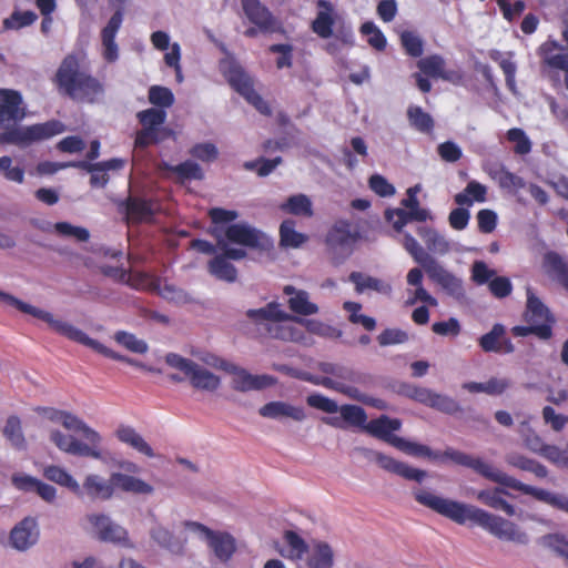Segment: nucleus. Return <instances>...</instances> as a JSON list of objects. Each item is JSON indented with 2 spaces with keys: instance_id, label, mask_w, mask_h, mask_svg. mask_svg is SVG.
<instances>
[{
  "instance_id": "30",
  "label": "nucleus",
  "mask_w": 568,
  "mask_h": 568,
  "mask_svg": "<svg viewBox=\"0 0 568 568\" xmlns=\"http://www.w3.org/2000/svg\"><path fill=\"white\" fill-rule=\"evenodd\" d=\"M488 174L498 183L500 189L508 192H517L526 186L521 176L508 171L504 165L490 169Z\"/></svg>"
},
{
  "instance_id": "26",
  "label": "nucleus",
  "mask_w": 568,
  "mask_h": 568,
  "mask_svg": "<svg viewBox=\"0 0 568 568\" xmlns=\"http://www.w3.org/2000/svg\"><path fill=\"white\" fill-rule=\"evenodd\" d=\"M283 293L288 295V308L297 315L310 316L318 313V306L310 301V295L304 290H297L293 285H286Z\"/></svg>"
},
{
  "instance_id": "51",
  "label": "nucleus",
  "mask_w": 568,
  "mask_h": 568,
  "mask_svg": "<svg viewBox=\"0 0 568 568\" xmlns=\"http://www.w3.org/2000/svg\"><path fill=\"white\" fill-rule=\"evenodd\" d=\"M53 229L61 237H72L78 242H87L90 239V233L85 227L75 226L69 222H57Z\"/></svg>"
},
{
  "instance_id": "33",
  "label": "nucleus",
  "mask_w": 568,
  "mask_h": 568,
  "mask_svg": "<svg viewBox=\"0 0 568 568\" xmlns=\"http://www.w3.org/2000/svg\"><path fill=\"white\" fill-rule=\"evenodd\" d=\"M115 435L120 442L131 446L139 453L148 457L154 456L151 446L142 438L140 434L135 432L134 428L130 426H121L116 429Z\"/></svg>"
},
{
  "instance_id": "48",
  "label": "nucleus",
  "mask_w": 568,
  "mask_h": 568,
  "mask_svg": "<svg viewBox=\"0 0 568 568\" xmlns=\"http://www.w3.org/2000/svg\"><path fill=\"white\" fill-rule=\"evenodd\" d=\"M339 409L341 416L345 423L351 426L359 427L364 429L367 422V415L363 407L357 405H343Z\"/></svg>"
},
{
  "instance_id": "28",
  "label": "nucleus",
  "mask_w": 568,
  "mask_h": 568,
  "mask_svg": "<svg viewBox=\"0 0 568 568\" xmlns=\"http://www.w3.org/2000/svg\"><path fill=\"white\" fill-rule=\"evenodd\" d=\"M306 565L308 568H333L334 550L331 545L326 541L313 542Z\"/></svg>"
},
{
  "instance_id": "12",
  "label": "nucleus",
  "mask_w": 568,
  "mask_h": 568,
  "mask_svg": "<svg viewBox=\"0 0 568 568\" xmlns=\"http://www.w3.org/2000/svg\"><path fill=\"white\" fill-rule=\"evenodd\" d=\"M222 239L231 244L258 251H270L273 247L271 237L246 223H233L225 226Z\"/></svg>"
},
{
  "instance_id": "16",
  "label": "nucleus",
  "mask_w": 568,
  "mask_h": 568,
  "mask_svg": "<svg viewBox=\"0 0 568 568\" xmlns=\"http://www.w3.org/2000/svg\"><path fill=\"white\" fill-rule=\"evenodd\" d=\"M109 277H119L121 281H126L128 284L135 290L159 292V294L164 297H168L169 293L174 292V288L169 285H164V287L161 288L160 278L146 273L119 272V270L109 266Z\"/></svg>"
},
{
  "instance_id": "50",
  "label": "nucleus",
  "mask_w": 568,
  "mask_h": 568,
  "mask_svg": "<svg viewBox=\"0 0 568 568\" xmlns=\"http://www.w3.org/2000/svg\"><path fill=\"white\" fill-rule=\"evenodd\" d=\"M282 158L276 156L274 159L258 158L253 161H247L243 164L247 171H255L258 176H267L271 174L277 165L282 163Z\"/></svg>"
},
{
  "instance_id": "44",
  "label": "nucleus",
  "mask_w": 568,
  "mask_h": 568,
  "mask_svg": "<svg viewBox=\"0 0 568 568\" xmlns=\"http://www.w3.org/2000/svg\"><path fill=\"white\" fill-rule=\"evenodd\" d=\"M410 125L422 133H430L434 129V120L429 113L420 106L412 105L407 110Z\"/></svg>"
},
{
  "instance_id": "52",
  "label": "nucleus",
  "mask_w": 568,
  "mask_h": 568,
  "mask_svg": "<svg viewBox=\"0 0 568 568\" xmlns=\"http://www.w3.org/2000/svg\"><path fill=\"white\" fill-rule=\"evenodd\" d=\"M359 31L362 34L368 37L367 42L372 48L378 51H383L386 48V38L373 21L364 22Z\"/></svg>"
},
{
  "instance_id": "39",
  "label": "nucleus",
  "mask_w": 568,
  "mask_h": 568,
  "mask_svg": "<svg viewBox=\"0 0 568 568\" xmlns=\"http://www.w3.org/2000/svg\"><path fill=\"white\" fill-rule=\"evenodd\" d=\"M152 539L172 554H182L184 542L178 539L169 529L158 526L151 530Z\"/></svg>"
},
{
  "instance_id": "20",
  "label": "nucleus",
  "mask_w": 568,
  "mask_h": 568,
  "mask_svg": "<svg viewBox=\"0 0 568 568\" xmlns=\"http://www.w3.org/2000/svg\"><path fill=\"white\" fill-rule=\"evenodd\" d=\"M385 220L392 224L397 233H402L403 229L413 221L425 222L432 219L428 210L420 207V205L405 210V209H387L384 213Z\"/></svg>"
},
{
  "instance_id": "61",
  "label": "nucleus",
  "mask_w": 568,
  "mask_h": 568,
  "mask_svg": "<svg viewBox=\"0 0 568 568\" xmlns=\"http://www.w3.org/2000/svg\"><path fill=\"white\" fill-rule=\"evenodd\" d=\"M162 129L161 128H146L142 126L140 131L136 132L135 136V148H146L152 144H156L163 140Z\"/></svg>"
},
{
  "instance_id": "41",
  "label": "nucleus",
  "mask_w": 568,
  "mask_h": 568,
  "mask_svg": "<svg viewBox=\"0 0 568 568\" xmlns=\"http://www.w3.org/2000/svg\"><path fill=\"white\" fill-rule=\"evenodd\" d=\"M348 278L355 284V290L359 294L365 290H373L378 293H387L390 291V286L388 284H385L376 277L364 275L361 272H352Z\"/></svg>"
},
{
  "instance_id": "19",
  "label": "nucleus",
  "mask_w": 568,
  "mask_h": 568,
  "mask_svg": "<svg viewBox=\"0 0 568 568\" xmlns=\"http://www.w3.org/2000/svg\"><path fill=\"white\" fill-rule=\"evenodd\" d=\"M243 11L251 23L256 26L263 33L275 30V18L267 7L260 0H241Z\"/></svg>"
},
{
  "instance_id": "17",
  "label": "nucleus",
  "mask_w": 568,
  "mask_h": 568,
  "mask_svg": "<svg viewBox=\"0 0 568 568\" xmlns=\"http://www.w3.org/2000/svg\"><path fill=\"white\" fill-rule=\"evenodd\" d=\"M478 345L485 353L511 354L515 352V345L507 336L506 327L500 323L494 324L488 333L481 335Z\"/></svg>"
},
{
  "instance_id": "18",
  "label": "nucleus",
  "mask_w": 568,
  "mask_h": 568,
  "mask_svg": "<svg viewBox=\"0 0 568 568\" xmlns=\"http://www.w3.org/2000/svg\"><path fill=\"white\" fill-rule=\"evenodd\" d=\"M428 277L435 283L439 284L449 293H459L463 290V284L459 278L445 270L434 257L429 254L419 263Z\"/></svg>"
},
{
  "instance_id": "13",
  "label": "nucleus",
  "mask_w": 568,
  "mask_h": 568,
  "mask_svg": "<svg viewBox=\"0 0 568 568\" xmlns=\"http://www.w3.org/2000/svg\"><path fill=\"white\" fill-rule=\"evenodd\" d=\"M359 239L361 234L352 222L338 220L327 232L325 243L333 254L346 257Z\"/></svg>"
},
{
  "instance_id": "49",
  "label": "nucleus",
  "mask_w": 568,
  "mask_h": 568,
  "mask_svg": "<svg viewBox=\"0 0 568 568\" xmlns=\"http://www.w3.org/2000/svg\"><path fill=\"white\" fill-rule=\"evenodd\" d=\"M3 435L17 448L26 446V439L22 434L21 420L18 416H10L3 428Z\"/></svg>"
},
{
  "instance_id": "32",
  "label": "nucleus",
  "mask_w": 568,
  "mask_h": 568,
  "mask_svg": "<svg viewBox=\"0 0 568 568\" xmlns=\"http://www.w3.org/2000/svg\"><path fill=\"white\" fill-rule=\"evenodd\" d=\"M224 75L229 84L242 97H245L254 88L250 75L237 64H230Z\"/></svg>"
},
{
  "instance_id": "63",
  "label": "nucleus",
  "mask_w": 568,
  "mask_h": 568,
  "mask_svg": "<svg viewBox=\"0 0 568 568\" xmlns=\"http://www.w3.org/2000/svg\"><path fill=\"white\" fill-rule=\"evenodd\" d=\"M149 101L160 108H170L174 103V95L165 87L153 85L149 90Z\"/></svg>"
},
{
  "instance_id": "53",
  "label": "nucleus",
  "mask_w": 568,
  "mask_h": 568,
  "mask_svg": "<svg viewBox=\"0 0 568 568\" xmlns=\"http://www.w3.org/2000/svg\"><path fill=\"white\" fill-rule=\"evenodd\" d=\"M428 406L448 415H454L462 409L454 398L435 392L432 394Z\"/></svg>"
},
{
  "instance_id": "6",
  "label": "nucleus",
  "mask_w": 568,
  "mask_h": 568,
  "mask_svg": "<svg viewBox=\"0 0 568 568\" xmlns=\"http://www.w3.org/2000/svg\"><path fill=\"white\" fill-rule=\"evenodd\" d=\"M402 422L397 418H389L387 415H381L377 418L371 419L364 430L375 438H378L398 450L403 452L408 456L425 457L434 460L450 459L457 464L449 455V452H456L455 449H447L443 454L433 452L428 446L418 444L415 442L407 440L403 437L396 436L393 433L399 430Z\"/></svg>"
},
{
  "instance_id": "3",
  "label": "nucleus",
  "mask_w": 568,
  "mask_h": 568,
  "mask_svg": "<svg viewBox=\"0 0 568 568\" xmlns=\"http://www.w3.org/2000/svg\"><path fill=\"white\" fill-rule=\"evenodd\" d=\"M44 410L48 413L49 419L61 423L67 429L74 433V435H65L60 430L51 432L50 439L60 450L80 457L101 458V437L95 430L68 412L52 408Z\"/></svg>"
},
{
  "instance_id": "10",
  "label": "nucleus",
  "mask_w": 568,
  "mask_h": 568,
  "mask_svg": "<svg viewBox=\"0 0 568 568\" xmlns=\"http://www.w3.org/2000/svg\"><path fill=\"white\" fill-rule=\"evenodd\" d=\"M165 363L170 367L182 372L186 377H189L194 388L213 392L220 386L219 376L179 354H166Z\"/></svg>"
},
{
  "instance_id": "64",
  "label": "nucleus",
  "mask_w": 568,
  "mask_h": 568,
  "mask_svg": "<svg viewBox=\"0 0 568 568\" xmlns=\"http://www.w3.org/2000/svg\"><path fill=\"white\" fill-rule=\"evenodd\" d=\"M400 43L408 55L419 58L423 54V41L414 32L404 31L400 34Z\"/></svg>"
},
{
  "instance_id": "56",
  "label": "nucleus",
  "mask_w": 568,
  "mask_h": 568,
  "mask_svg": "<svg viewBox=\"0 0 568 568\" xmlns=\"http://www.w3.org/2000/svg\"><path fill=\"white\" fill-rule=\"evenodd\" d=\"M284 539L291 548L290 558L300 560L308 551L306 541L295 531L286 530Z\"/></svg>"
},
{
  "instance_id": "38",
  "label": "nucleus",
  "mask_w": 568,
  "mask_h": 568,
  "mask_svg": "<svg viewBox=\"0 0 568 568\" xmlns=\"http://www.w3.org/2000/svg\"><path fill=\"white\" fill-rule=\"evenodd\" d=\"M506 462L515 468L532 473L538 478H545L548 475L546 466L520 454L507 455Z\"/></svg>"
},
{
  "instance_id": "7",
  "label": "nucleus",
  "mask_w": 568,
  "mask_h": 568,
  "mask_svg": "<svg viewBox=\"0 0 568 568\" xmlns=\"http://www.w3.org/2000/svg\"><path fill=\"white\" fill-rule=\"evenodd\" d=\"M562 24L561 39L566 45L548 37L537 48L536 53L540 70L552 88H565L568 91V17L562 19Z\"/></svg>"
},
{
  "instance_id": "25",
  "label": "nucleus",
  "mask_w": 568,
  "mask_h": 568,
  "mask_svg": "<svg viewBox=\"0 0 568 568\" xmlns=\"http://www.w3.org/2000/svg\"><path fill=\"white\" fill-rule=\"evenodd\" d=\"M258 414L262 417L272 419H281L287 417L296 422H302L305 418V412L303 407L293 406L281 400L266 403L258 409Z\"/></svg>"
},
{
  "instance_id": "21",
  "label": "nucleus",
  "mask_w": 568,
  "mask_h": 568,
  "mask_svg": "<svg viewBox=\"0 0 568 568\" xmlns=\"http://www.w3.org/2000/svg\"><path fill=\"white\" fill-rule=\"evenodd\" d=\"M39 538L38 524L34 518L26 517L17 524L10 532V542L18 550H26L33 546Z\"/></svg>"
},
{
  "instance_id": "62",
  "label": "nucleus",
  "mask_w": 568,
  "mask_h": 568,
  "mask_svg": "<svg viewBox=\"0 0 568 568\" xmlns=\"http://www.w3.org/2000/svg\"><path fill=\"white\" fill-rule=\"evenodd\" d=\"M506 136L509 142L516 143L514 148L516 154L525 155L531 151V142L524 130L519 128L509 129Z\"/></svg>"
},
{
  "instance_id": "14",
  "label": "nucleus",
  "mask_w": 568,
  "mask_h": 568,
  "mask_svg": "<svg viewBox=\"0 0 568 568\" xmlns=\"http://www.w3.org/2000/svg\"><path fill=\"white\" fill-rule=\"evenodd\" d=\"M78 168L85 170L91 173L90 183L92 186H104L106 183V161L98 163H89L88 161H77L68 163H58L51 161H43L38 163L37 172L40 175H51L57 173L59 170L65 168Z\"/></svg>"
},
{
  "instance_id": "47",
  "label": "nucleus",
  "mask_w": 568,
  "mask_h": 568,
  "mask_svg": "<svg viewBox=\"0 0 568 568\" xmlns=\"http://www.w3.org/2000/svg\"><path fill=\"white\" fill-rule=\"evenodd\" d=\"M511 334L516 337L535 335L539 339L547 341L552 336V328L549 324H529L527 326L517 325L511 328Z\"/></svg>"
},
{
  "instance_id": "36",
  "label": "nucleus",
  "mask_w": 568,
  "mask_h": 568,
  "mask_svg": "<svg viewBox=\"0 0 568 568\" xmlns=\"http://www.w3.org/2000/svg\"><path fill=\"white\" fill-rule=\"evenodd\" d=\"M207 270L209 273L217 280L229 283L235 282L237 277L236 267L221 254L209 262Z\"/></svg>"
},
{
  "instance_id": "23",
  "label": "nucleus",
  "mask_w": 568,
  "mask_h": 568,
  "mask_svg": "<svg viewBox=\"0 0 568 568\" xmlns=\"http://www.w3.org/2000/svg\"><path fill=\"white\" fill-rule=\"evenodd\" d=\"M376 463L381 468L388 473L396 474L405 479L415 480L417 483H422L427 475L425 470L410 467L407 464L382 453L376 454Z\"/></svg>"
},
{
  "instance_id": "4",
  "label": "nucleus",
  "mask_w": 568,
  "mask_h": 568,
  "mask_svg": "<svg viewBox=\"0 0 568 568\" xmlns=\"http://www.w3.org/2000/svg\"><path fill=\"white\" fill-rule=\"evenodd\" d=\"M448 455L457 463V465L471 468L486 479L520 491L524 495L531 496L539 501L552 506L554 508L568 513V498L564 495L552 494L548 490L524 484L506 473L494 468L479 457H473L471 455L463 452H449Z\"/></svg>"
},
{
  "instance_id": "29",
  "label": "nucleus",
  "mask_w": 568,
  "mask_h": 568,
  "mask_svg": "<svg viewBox=\"0 0 568 568\" xmlns=\"http://www.w3.org/2000/svg\"><path fill=\"white\" fill-rule=\"evenodd\" d=\"M209 546L215 556L222 561L227 562L235 552V539L227 532H213L207 539Z\"/></svg>"
},
{
  "instance_id": "1",
  "label": "nucleus",
  "mask_w": 568,
  "mask_h": 568,
  "mask_svg": "<svg viewBox=\"0 0 568 568\" xmlns=\"http://www.w3.org/2000/svg\"><path fill=\"white\" fill-rule=\"evenodd\" d=\"M413 495L419 505L458 525L471 523L500 540L519 545H526L529 540L527 534L521 531L515 523L476 506L444 498L426 489H416Z\"/></svg>"
},
{
  "instance_id": "57",
  "label": "nucleus",
  "mask_w": 568,
  "mask_h": 568,
  "mask_svg": "<svg viewBox=\"0 0 568 568\" xmlns=\"http://www.w3.org/2000/svg\"><path fill=\"white\" fill-rule=\"evenodd\" d=\"M541 544L562 557L568 566V540L558 534H549L541 538Z\"/></svg>"
},
{
  "instance_id": "8",
  "label": "nucleus",
  "mask_w": 568,
  "mask_h": 568,
  "mask_svg": "<svg viewBox=\"0 0 568 568\" xmlns=\"http://www.w3.org/2000/svg\"><path fill=\"white\" fill-rule=\"evenodd\" d=\"M246 315L271 338L285 342H301L304 338L303 331L295 325L297 317L283 311L276 302L248 310Z\"/></svg>"
},
{
  "instance_id": "58",
  "label": "nucleus",
  "mask_w": 568,
  "mask_h": 568,
  "mask_svg": "<svg viewBox=\"0 0 568 568\" xmlns=\"http://www.w3.org/2000/svg\"><path fill=\"white\" fill-rule=\"evenodd\" d=\"M139 122L146 128H161L165 122L166 112L162 109L150 108L138 113Z\"/></svg>"
},
{
  "instance_id": "60",
  "label": "nucleus",
  "mask_w": 568,
  "mask_h": 568,
  "mask_svg": "<svg viewBox=\"0 0 568 568\" xmlns=\"http://www.w3.org/2000/svg\"><path fill=\"white\" fill-rule=\"evenodd\" d=\"M445 61L439 55H429L418 62V68L423 73L433 78H446L443 74Z\"/></svg>"
},
{
  "instance_id": "40",
  "label": "nucleus",
  "mask_w": 568,
  "mask_h": 568,
  "mask_svg": "<svg viewBox=\"0 0 568 568\" xmlns=\"http://www.w3.org/2000/svg\"><path fill=\"white\" fill-rule=\"evenodd\" d=\"M43 476L50 481L69 488L77 495L82 493L77 480L68 471L59 466L50 465L45 467L43 470Z\"/></svg>"
},
{
  "instance_id": "22",
  "label": "nucleus",
  "mask_w": 568,
  "mask_h": 568,
  "mask_svg": "<svg viewBox=\"0 0 568 568\" xmlns=\"http://www.w3.org/2000/svg\"><path fill=\"white\" fill-rule=\"evenodd\" d=\"M316 6L320 10L311 23V30L321 39H329L334 34L336 12L333 4L327 0H318Z\"/></svg>"
},
{
  "instance_id": "37",
  "label": "nucleus",
  "mask_w": 568,
  "mask_h": 568,
  "mask_svg": "<svg viewBox=\"0 0 568 568\" xmlns=\"http://www.w3.org/2000/svg\"><path fill=\"white\" fill-rule=\"evenodd\" d=\"M125 211L128 220L131 222L148 221L154 214L152 202L141 197H130Z\"/></svg>"
},
{
  "instance_id": "59",
  "label": "nucleus",
  "mask_w": 568,
  "mask_h": 568,
  "mask_svg": "<svg viewBox=\"0 0 568 568\" xmlns=\"http://www.w3.org/2000/svg\"><path fill=\"white\" fill-rule=\"evenodd\" d=\"M114 339L130 352L144 354L148 351L146 343L143 339H139L134 334L118 332L114 335Z\"/></svg>"
},
{
  "instance_id": "31",
  "label": "nucleus",
  "mask_w": 568,
  "mask_h": 568,
  "mask_svg": "<svg viewBox=\"0 0 568 568\" xmlns=\"http://www.w3.org/2000/svg\"><path fill=\"white\" fill-rule=\"evenodd\" d=\"M507 494L501 488L484 489L477 493L476 498L484 505L505 511L508 516L515 515V507L509 504L501 495Z\"/></svg>"
},
{
  "instance_id": "45",
  "label": "nucleus",
  "mask_w": 568,
  "mask_h": 568,
  "mask_svg": "<svg viewBox=\"0 0 568 568\" xmlns=\"http://www.w3.org/2000/svg\"><path fill=\"white\" fill-rule=\"evenodd\" d=\"M212 225L209 230V233L213 236L214 230H220L221 233L224 232V224H232L239 217V213L234 210H226L223 207H212L207 213Z\"/></svg>"
},
{
  "instance_id": "27",
  "label": "nucleus",
  "mask_w": 568,
  "mask_h": 568,
  "mask_svg": "<svg viewBox=\"0 0 568 568\" xmlns=\"http://www.w3.org/2000/svg\"><path fill=\"white\" fill-rule=\"evenodd\" d=\"M524 318L528 324H549L551 328L555 323L549 308L530 290L527 291Z\"/></svg>"
},
{
  "instance_id": "5",
  "label": "nucleus",
  "mask_w": 568,
  "mask_h": 568,
  "mask_svg": "<svg viewBox=\"0 0 568 568\" xmlns=\"http://www.w3.org/2000/svg\"><path fill=\"white\" fill-rule=\"evenodd\" d=\"M58 91L78 102L92 103L103 92V85L81 69L75 54H68L57 70L54 78Z\"/></svg>"
},
{
  "instance_id": "2",
  "label": "nucleus",
  "mask_w": 568,
  "mask_h": 568,
  "mask_svg": "<svg viewBox=\"0 0 568 568\" xmlns=\"http://www.w3.org/2000/svg\"><path fill=\"white\" fill-rule=\"evenodd\" d=\"M27 116L22 94L13 89H0V144H11L24 149L62 133L65 126L59 120H50L21 126Z\"/></svg>"
},
{
  "instance_id": "34",
  "label": "nucleus",
  "mask_w": 568,
  "mask_h": 568,
  "mask_svg": "<svg viewBox=\"0 0 568 568\" xmlns=\"http://www.w3.org/2000/svg\"><path fill=\"white\" fill-rule=\"evenodd\" d=\"M486 199L487 187L475 180L468 182L464 191L454 196L455 203L460 206H471L474 202L483 203Z\"/></svg>"
},
{
  "instance_id": "55",
  "label": "nucleus",
  "mask_w": 568,
  "mask_h": 568,
  "mask_svg": "<svg viewBox=\"0 0 568 568\" xmlns=\"http://www.w3.org/2000/svg\"><path fill=\"white\" fill-rule=\"evenodd\" d=\"M13 161L9 155L0 156V174L7 181L14 183H23L24 181V169L21 166H13Z\"/></svg>"
},
{
  "instance_id": "54",
  "label": "nucleus",
  "mask_w": 568,
  "mask_h": 568,
  "mask_svg": "<svg viewBox=\"0 0 568 568\" xmlns=\"http://www.w3.org/2000/svg\"><path fill=\"white\" fill-rule=\"evenodd\" d=\"M37 19H38V16L31 10H27V11L14 10L11 13V16L3 21V26L7 29L18 30V29L31 26L32 23L36 22Z\"/></svg>"
},
{
  "instance_id": "35",
  "label": "nucleus",
  "mask_w": 568,
  "mask_h": 568,
  "mask_svg": "<svg viewBox=\"0 0 568 568\" xmlns=\"http://www.w3.org/2000/svg\"><path fill=\"white\" fill-rule=\"evenodd\" d=\"M164 170L174 174L181 183L191 180H203L204 172L202 168L191 160H186L180 164H164Z\"/></svg>"
},
{
  "instance_id": "15",
  "label": "nucleus",
  "mask_w": 568,
  "mask_h": 568,
  "mask_svg": "<svg viewBox=\"0 0 568 568\" xmlns=\"http://www.w3.org/2000/svg\"><path fill=\"white\" fill-rule=\"evenodd\" d=\"M221 367L233 375L232 388L237 392L261 390L275 385L277 382L271 375H253L235 364L223 362Z\"/></svg>"
},
{
  "instance_id": "46",
  "label": "nucleus",
  "mask_w": 568,
  "mask_h": 568,
  "mask_svg": "<svg viewBox=\"0 0 568 568\" xmlns=\"http://www.w3.org/2000/svg\"><path fill=\"white\" fill-rule=\"evenodd\" d=\"M488 57L499 64L505 74L506 85L514 92L516 88L515 75L517 70L515 62L511 61L510 57H504L503 52L496 49L490 50Z\"/></svg>"
},
{
  "instance_id": "9",
  "label": "nucleus",
  "mask_w": 568,
  "mask_h": 568,
  "mask_svg": "<svg viewBox=\"0 0 568 568\" xmlns=\"http://www.w3.org/2000/svg\"><path fill=\"white\" fill-rule=\"evenodd\" d=\"M0 301L19 310L22 313L30 314L33 317L45 322L53 332H55L62 336H65L71 341H74L77 343L85 345V346L97 351L100 354H103V355L106 354V346L90 338L84 332L77 328L72 324L54 318L50 312H47V311H43L36 306H32V305L17 298L16 296L4 293V292H1V291H0Z\"/></svg>"
},
{
  "instance_id": "11",
  "label": "nucleus",
  "mask_w": 568,
  "mask_h": 568,
  "mask_svg": "<svg viewBox=\"0 0 568 568\" xmlns=\"http://www.w3.org/2000/svg\"><path fill=\"white\" fill-rule=\"evenodd\" d=\"M119 467L123 471L112 473L109 476V497L111 491H120L131 495H151L153 486L149 483L133 476L140 471L139 465L133 462H121Z\"/></svg>"
},
{
  "instance_id": "24",
  "label": "nucleus",
  "mask_w": 568,
  "mask_h": 568,
  "mask_svg": "<svg viewBox=\"0 0 568 568\" xmlns=\"http://www.w3.org/2000/svg\"><path fill=\"white\" fill-rule=\"evenodd\" d=\"M542 268L549 278L568 292V261L559 253L549 251L542 257Z\"/></svg>"
},
{
  "instance_id": "42",
  "label": "nucleus",
  "mask_w": 568,
  "mask_h": 568,
  "mask_svg": "<svg viewBox=\"0 0 568 568\" xmlns=\"http://www.w3.org/2000/svg\"><path fill=\"white\" fill-rule=\"evenodd\" d=\"M295 221L284 220L280 226V242L285 247H300L307 241V236L295 230Z\"/></svg>"
},
{
  "instance_id": "43",
  "label": "nucleus",
  "mask_w": 568,
  "mask_h": 568,
  "mask_svg": "<svg viewBox=\"0 0 568 568\" xmlns=\"http://www.w3.org/2000/svg\"><path fill=\"white\" fill-rule=\"evenodd\" d=\"M281 209L290 214L297 216H313V206L311 200L305 194L290 196Z\"/></svg>"
}]
</instances>
